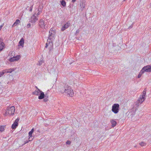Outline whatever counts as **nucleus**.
Instances as JSON below:
<instances>
[{"label": "nucleus", "instance_id": "nucleus-5", "mask_svg": "<svg viewBox=\"0 0 151 151\" xmlns=\"http://www.w3.org/2000/svg\"><path fill=\"white\" fill-rule=\"evenodd\" d=\"M119 105L117 104H115L113 105L111 110L114 113L117 114L118 112L119 111Z\"/></svg>", "mask_w": 151, "mask_h": 151}, {"label": "nucleus", "instance_id": "nucleus-18", "mask_svg": "<svg viewBox=\"0 0 151 151\" xmlns=\"http://www.w3.org/2000/svg\"><path fill=\"white\" fill-rule=\"evenodd\" d=\"M20 23V21L18 19H17L15 22L13 24L12 26V27L17 26V24Z\"/></svg>", "mask_w": 151, "mask_h": 151}, {"label": "nucleus", "instance_id": "nucleus-34", "mask_svg": "<svg viewBox=\"0 0 151 151\" xmlns=\"http://www.w3.org/2000/svg\"><path fill=\"white\" fill-rule=\"evenodd\" d=\"M80 32V30L79 29H77L76 32V33H75V34L76 35V34L77 33H79Z\"/></svg>", "mask_w": 151, "mask_h": 151}, {"label": "nucleus", "instance_id": "nucleus-23", "mask_svg": "<svg viewBox=\"0 0 151 151\" xmlns=\"http://www.w3.org/2000/svg\"><path fill=\"white\" fill-rule=\"evenodd\" d=\"M61 4L63 6H65L66 5L65 2V1H63V0H62L61 2Z\"/></svg>", "mask_w": 151, "mask_h": 151}, {"label": "nucleus", "instance_id": "nucleus-36", "mask_svg": "<svg viewBox=\"0 0 151 151\" xmlns=\"http://www.w3.org/2000/svg\"><path fill=\"white\" fill-rule=\"evenodd\" d=\"M34 131V129L33 128L31 129V130L30 132H31L33 133Z\"/></svg>", "mask_w": 151, "mask_h": 151}, {"label": "nucleus", "instance_id": "nucleus-30", "mask_svg": "<svg viewBox=\"0 0 151 151\" xmlns=\"http://www.w3.org/2000/svg\"><path fill=\"white\" fill-rule=\"evenodd\" d=\"M30 26L31 24L30 23H29L27 25V28H29L30 27Z\"/></svg>", "mask_w": 151, "mask_h": 151}, {"label": "nucleus", "instance_id": "nucleus-17", "mask_svg": "<svg viewBox=\"0 0 151 151\" xmlns=\"http://www.w3.org/2000/svg\"><path fill=\"white\" fill-rule=\"evenodd\" d=\"M24 43V40L23 38H22L19 41V44L20 46L23 47Z\"/></svg>", "mask_w": 151, "mask_h": 151}, {"label": "nucleus", "instance_id": "nucleus-16", "mask_svg": "<svg viewBox=\"0 0 151 151\" xmlns=\"http://www.w3.org/2000/svg\"><path fill=\"white\" fill-rule=\"evenodd\" d=\"M49 90H48L46 92V93L45 94V99L43 100V101H44L45 102H46L48 101V99L47 98L49 96Z\"/></svg>", "mask_w": 151, "mask_h": 151}, {"label": "nucleus", "instance_id": "nucleus-44", "mask_svg": "<svg viewBox=\"0 0 151 151\" xmlns=\"http://www.w3.org/2000/svg\"><path fill=\"white\" fill-rule=\"evenodd\" d=\"M130 28L132 27H131V26H130L129 27V28H130Z\"/></svg>", "mask_w": 151, "mask_h": 151}, {"label": "nucleus", "instance_id": "nucleus-41", "mask_svg": "<svg viewBox=\"0 0 151 151\" xmlns=\"http://www.w3.org/2000/svg\"><path fill=\"white\" fill-rule=\"evenodd\" d=\"M28 142V141L27 140L25 142V143H24V144H26Z\"/></svg>", "mask_w": 151, "mask_h": 151}, {"label": "nucleus", "instance_id": "nucleus-22", "mask_svg": "<svg viewBox=\"0 0 151 151\" xmlns=\"http://www.w3.org/2000/svg\"><path fill=\"white\" fill-rule=\"evenodd\" d=\"M43 63V61L42 58H41L38 62L37 65H41Z\"/></svg>", "mask_w": 151, "mask_h": 151}, {"label": "nucleus", "instance_id": "nucleus-35", "mask_svg": "<svg viewBox=\"0 0 151 151\" xmlns=\"http://www.w3.org/2000/svg\"><path fill=\"white\" fill-rule=\"evenodd\" d=\"M4 24H3L0 26V31L2 27L4 26Z\"/></svg>", "mask_w": 151, "mask_h": 151}, {"label": "nucleus", "instance_id": "nucleus-24", "mask_svg": "<svg viewBox=\"0 0 151 151\" xmlns=\"http://www.w3.org/2000/svg\"><path fill=\"white\" fill-rule=\"evenodd\" d=\"M139 145L142 146H145L146 145V144L144 142H142L139 143Z\"/></svg>", "mask_w": 151, "mask_h": 151}, {"label": "nucleus", "instance_id": "nucleus-37", "mask_svg": "<svg viewBox=\"0 0 151 151\" xmlns=\"http://www.w3.org/2000/svg\"><path fill=\"white\" fill-rule=\"evenodd\" d=\"M34 131V129L33 128L31 129V130L30 132H31L33 133Z\"/></svg>", "mask_w": 151, "mask_h": 151}, {"label": "nucleus", "instance_id": "nucleus-45", "mask_svg": "<svg viewBox=\"0 0 151 151\" xmlns=\"http://www.w3.org/2000/svg\"><path fill=\"white\" fill-rule=\"evenodd\" d=\"M66 90V89H65V90H64V91H65Z\"/></svg>", "mask_w": 151, "mask_h": 151}, {"label": "nucleus", "instance_id": "nucleus-6", "mask_svg": "<svg viewBox=\"0 0 151 151\" xmlns=\"http://www.w3.org/2000/svg\"><path fill=\"white\" fill-rule=\"evenodd\" d=\"M74 96L73 91L70 86L67 88V96L69 97H73Z\"/></svg>", "mask_w": 151, "mask_h": 151}, {"label": "nucleus", "instance_id": "nucleus-20", "mask_svg": "<svg viewBox=\"0 0 151 151\" xmlns=\"http://www.w3.org/2000/svg\"><path fill=\"white\" fill-rule=\"evenodd\" d=\"M40 93V92L38 90H36L35 91L32 92V94L35 95H38Z\"/></svg>", "mask_w": 151, "mask_h": 151}, {"label": "nucleus", "instance_id": "nucleus-10", "mask_svg": "<svg viewBox=\"0 0 151 151\" xmlns=\"http://www.w3.org/2000/svg\"><path fill=\"white\" fill-rule=\"evenodd\" d=\"M5 47V44L2 42V40L0 38V51H2Z\"/></svg>", "mask_w": 151, "mask_h": 151}, {"label": "nucleus", "instance_id": "nucleus-3", "mask_svg": "<svg viewBox=\"0 0 151 151\" xmlns=\"http://www.w3.org/2000/svg\"><path fill=\"white\" fill-rule=\"evenodd\" d=\"M49 35L47 39V42L49 43H52L54 39V32L52 31L51 29L49 31Z\"/></svg>", "mask_w": 151, "mask_h": 151}, {"label": "nucleus", "instance_id": "nucleus-38", "mask_svg": "<svg viewBox=\"0 0 151 151\" xmlns=\"http://www.w3.org/2000/svg\"><path fill=\"white\" fill-rule=\"evenodd\" d=\"M35 88H36V90H38L39 91H41L40 89H39L37 86H35Z\"/></svg>", "mask_w": 151, "mask_h": 151}, {"label": "nucleus", "instance_id": "nucleus-21", "mask_svg": "<svg viewBox=\"0 0 151 151\" xmlns=\"http://www.w3.org/2000/svg\"><path fill=\"white\" fill-rule=\"evenodd\" d=\"M144 72L143 70H142V69L140 71V72H139L138 76V78H140L142 75L144 73Z\"/></svg>", "mask_w": 151, "mask_h": 151}, {"label": "nucleus", "instance_id": "nucleus-28", "mask_svg": "<svg viewBox=\"0 0 151 151\" xmlns=\"http://www.w3.org/2000/svg\"><path fill=\"white\" fill-rule=\"evenodd\" d=\"M4 73L3 70L2 72H0V77L1 76L3 75H4Z\"/></svg>", "mask_w": 151, "mask_h": 151}, {"label": "nucleus", "instance_id": "nucleus-31", "mask_svg": "<svg viewBox=\"0 0 151 151\" xmlns=\"http://www.w3.org/2000/svg\"><path fill=\"white\" fill-rule=\"evenodd\" d=\"M38 11H39V12H38L37 13V15H36V16H37L38 15H40V12H41V10H39V9H38Z\"/></svg>", "mask_w": 151, "mask_h": 151}, {"label": "nucleus", "instance_id": "nucleus-43", "mask_svg": "<svg viewBox=\"0 0 151 151\" xmlns=\"http://www.w3.org/2000/svg\"><path fill=\"white\" fill-rule=\"evenodd\" d=\"M65 92V91H61V92L62 93H63L64 92Z\"/></svg>", "mask_w": 151, "mask_h": 151}, {"label": "nucleus", "instance_id": "nucleus-42", "mask_svg": "<svg viewBox=\"0 0 151 151\" xmlns=\"http://www.w3.org/2000/svg\"><path fill=\"white\" fill-rule=\"evenodd\" d=\"M76 1V0H72V2L73 3H74Z\"/></svg>", "mask_w": 151, "mask_h": 151}, {"label": "nucleus", "instance_id": "nucleus-25", "mask_svg": "<svg viewBox=\"0 0 151 151\" xmlns=\"http://www.w3.org/2000/svg\"><path fill=\"white\" fill-rule=\"evenodd\" d=\"M4 128L3 126H1L0 127V131L2 132L4 131Z\"/></svg>", "mask_w": 151, "mask_h": 151}, {"label": "nucleus", "instance_id": "nucleus-1", "mask_svg": "<svg viewBox=\"0 0 151 151\" xmlns=\"http://www.w3.org/2000/svg\"><path fill=\"white\" fill-rule=\"evenodd\" d=\"M146 89H144L142 95H141L137 101L134 102V107L135 108H137L145 100V97L146 94Z\"/></svg>", "mask_w": 151, "mask_h": 151}, {"label": "nucleus", "instance_id": "nucleus-15", "mask_svg": "<svg viewBox=\"0 0 151 151\" xmlns=\"http://www.w3.org/2000/svg\"><path fill=\"white\" fill-rule=\"evenodd\" d=\"M14 70L13 68H10L9 69H6L4 70L3 71L4 73H11Z\"/></svg>", "mask_w": 151, "mask_h": 151}, {"label": "nucleus", "instance_id": "nucleus-13", "mask_svg": "<svg viewBox=\"0 0 151 151\" xmlns=\"http://www.w3.org/2000/svg\"><path fill=\"white\" fill-rule=\"evenodd\" d=\"M40 94L38 96V99H42L44 98H45V94L44 93L41 91H40Z\"/></svg>", "mask_w": 151, "mask_h": 151}, {"label": "nucleus", "instance_id": "nucleus-12", "mask_svg": "<svg viewBox=\"0 0 151 151\" xmlns=\"http://www.w3.org/2000/svg\"><path fill=\"white\" fill-rule=\"evenodd\" d=\"M19 120L17 119H16L14 123L12 124V129H15L18 126V122Z\"/></svg>", "mask_w": 151, "mask_h": 151}, {"label": "nucleus", "instance_id": "nucleus-19", "mask_svg": "<svg viewBox=\"0 0 151 151\" xmlns=\"http://www.w3.org/2000/svg\"><path fill=\"white\" fill-rule=\"evenodd\" d=\"M111 122L112 124V126L113 127H114L116 126V122L114 120H111Z\"/></svg>", "mask_w": 151, "mask_h": 151}, {"label": "nucleus", "instance_id": "nucleus-40", "mask_svg": "<svg viewBox=\"0 0 151 151\" xmlns=\"http://www.w3.org/2000/svg\"><path fill=\"white\" fill-rule=\"evenodd\" d=\"M48 46V43H47L46 44V46H45V47L47 48V47Z\"/></svg>", "mask_w": 151, "mask_h": 151}, {"label": "nucleus", "instance_id": "nucleus-32", "mask_svg": "<svg viewBox=\"0 0 151 151\" xmlns=\"http://www.w3.org/2000/svg\"><path fill=\"white\" fill-rule=\"evenodd\" d=\"M71 142L69 140H67V144H68V145H70V144L71 143Z\"/></svg>", "mask_w": 151, "mask_h": 151}, {"label": "nucleus", "instance_id": "nucleus-2", "mask_svg": "<svg viewBox=\"0 0 151 151\" xmlns=\"http://www.w3.org/2000/svg\"><path fill=\"white\" fill-rule=\"evenodd\" d=\"M14 111L15 109L14 106L8 107L6 110L5 113L4 114V116L13 115L14 114Z\"/></svg>", "mask_w": 151, "mask_h": 151}, {"label": "nucleus", "instance_id": "nucleus-4", "mask_svg": "<svg viewBox=\"0 0 151 151\" xmlns=\"http://www.w3.org/2000/svg\"><path fill=\"white\" fill-rule=\"evenodd\" d=\"M47 22H45L43 19H40L38 23V26L41 29H45V26Z\"/></svg>", "mask_w": 151, "mask_h": 151}, {"label": "nucleus", "instance_id": "nucleus-27", "mask_svg": "<svg viewBox=\"0 0 151 151\" xmlns=\"http://www.w3.org/2000/svg\"><path fill=\"white\" fill-rule=\"evenodd\" d=\"M32 133L30 132V131L29 132V139L31 138V137H32Z\"/></svg>", "mask_w": 151, "mask_h": 151}, {"label": "nucleus", "instance_id": "nucleus-11", "mask_svg": "<svg viewBox=\"0 0 151 151\" xmlns=\"http://www.w3.org/2000/svg\"><path fill=\"white\" fill-rule=\"evenodd\" d=\"M80 6L81 7V11L83 10L85 8V3L83 2V0H81L79 4Z\"/></svg>", "mask_w": 151, "mask_h": 151}, {"label": "nucleus", "instance_id": "nucleus-26", "mask_svg": "<svg viewBox=\"0 0 151 151\" xmlns=\"http://www.w3.org/2000/svg\"><path fill=\"white\" fill-rule=\"evenodd\" d=\"M129 114L131 116V117L133 116V115L134 114V111H131L129 112Z\"/></svg>", "mask_w": 151, "mask_h": 151}, {"label": "nucleus", "instance_id": "nucleus-33", "mask_svg": "<svg viewBox=\"0 0 151 151\" xmlns=\"http://www.w3.org/2000/svg\"><path fill=\"white\" fill-rule=\"evenodd\" d=\"M33 6L32 5L30 7V9H29V11H30V12H32V8H33Z\"/></svg>", "mask_w": 151, "mask_h": 151}, {"label": "nucleus", "instance_id": "nucleus-8", "mask_svg": "<svg viewBox=\"0 0 151 151\" xmlns=\"http://www.w3.org/2000/svg\"><path fill=\"white\" fill-rule=\"evenodd\" d=\"M37 18L36 16V14H34L33 16L31 17L30 19L29 22L32 23H34L37 21Z\"/></svg>", "mask_w": 151, "mask_h": 151}, {"label": "nucleus", "instance_id": "nucleus-14", "mask_svg": "<svg viewBox=\"0 0 151 151\" xmlns=\"http://www.w3.org/2000/svg\"><path fill=\"white\" fill-rule=\"evenodd\" d=\"M62 27L61 28V30L62 31H64L66 28V22L63 21L61 23Z\"/></svg>", "mask_w": 151, "mask_h": 151}, {"label": "nucleus", "instance_id": "nucleus-29", "mask_svg": "<svg viewBox=\"0 0 151 151\" xmlns=\"http://www.w3.org/2000/svg\"><path fill=\"white\" fill-rule=\"evenodd\" d=\"M70 23L68 22H67V28L69 26H70Z\"/></svg>", "mask_w": 151, "mask_h": 151}, {"label": "nucleus", "instance_id": "nucleus-9", "mask_svg": "<svg viewBox=\"0 0 151 151\" xmlns=\"http://www.w3.org/2000/svg\"><path fill=\"white\" fill-rule=\"evenodd\" d=\"M20 58V55H17L15 57H13L9 59V61L10 62H13L15 61L18 60Z\"/></svg>", "mask_w": 151, "mask_h": 151}, {"label": "nucleus", "instance_id": "nucleus-7", "mask_svg": "<svg viewBox=\"0 0 151 151\" xmlns=\"http://www.w3.org/2000/svg\"><path fill=\"white\" fill-rule=\"evenodd\" d=\"M142 70L144 72H151V66L150 65H147L145 66L142 69Z\"/></svg>", "mask_w": 151, "mask_h": 151}, {"label": "nucleus", "instance_id": "nucleus-39", "mask_svg": "<svg viewBox=\"0 0 151 151\" xmlns=\"http://www.w3.org/2000/svg\"><path fill=\"white\" fill-rule=\"evenodd\" d=\"M29 141H32L33 139L32 136L31 137V138H30V139L29 138Z\"/></svg>", "mask_w": 151, "mask_h": 151}]
</instances>
